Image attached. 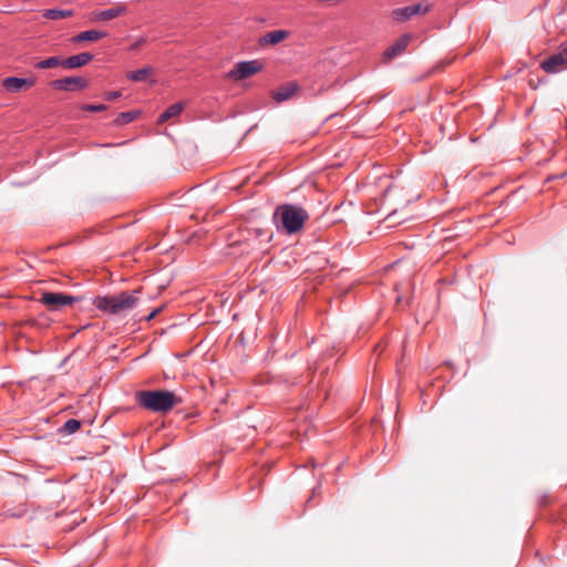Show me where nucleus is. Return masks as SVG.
I'll use <instances>...</instances> for the list:
<instances>
[{
	"label": "nucleus",
	"mask_w": 567,
	"mask_h": 567,
	"mask_svg": "<svg viewBox=\"0 0 567 567\" xmlns=\"http://www.w3.org/2000/svg\"><path fill=\"white\" fill-rule=\"evenodd\" d=\"M308 218L309 215L303 208L290 204L278 206L274 214V221L278 229L287 234L300 231Z\"/></svg>",
	"instance_id": "nucleus-1"
},
{
	"label": "nucleus",
	"mask_w": 567,
	"mask_h": 567,
	"mask_svg": "<svg viewBox=\"0 0 567 567\" xmlns=\"http://www.w3.org/2000/svg\"><path fill=\"white\" fill-rule=\"evenodd\" d=\"M161 311V308H157L155 309L154 311H152L148 316H147V320H152L153 318H155V316Z\"/></svg>",
	"instance_id": "nucleus-27"
},
{
	"label": "nucleus",
	"mask_w": 567,
	"mask_h": 567,
	"mask_svg": "<svg viewBox=\"0 0 567 567\" xmlns=\"http://www.w3.org/2000/svg\"><path fill=\"white\" fill-rule=\"evenodd\" d=\"M153 73V69L151 66H145L136 71H131L126 74L127 79L134 82L144 81L148 75Z\"/></svg>",
	"instance_id": "nucleus-17"
},
{
	"label": "nucleus",
	"mask_w": 567,
	"mask_h": 567,
	"mask_svg": "<svg viewBox=\"0 0 567 567\" xmlns=\"http://www.w3.org/2000/svg\"><path fill=\"white\" fill-rule=\"evenodd\" d=\"M289 37V32L286 30H275L267 32L259 39L260 45H275L285 41Z\"/></svg>",
	"instance_id": "nucleus-13"
},
{
	"label": "nucleus",
	"mask_w": 567,
	"mask_h": 567,
	"mask_svg": "<svg viewBox=\"0 0 567 567\" xmlns=\"http://www.w3.org/2000/svg\"><path fill=\"white\" fill-rule=\"evenodd\" d=\"M271 239V235H267L266 241H269Z\"/></svg>",
	"instance_id": "nucleus-30"
},
{
	"label": "nucleus",
	"mask_w": 567,
	"mask_h": 567,
	"mask_svg": "<svg viewBox=\"0 0 567 567\" xmlns=\"http://www.w3.org/2000/svg\"><path fill=\"white\" fill-rule=\"evenodd\" d=\"M137 401L150 411L165 413L182 403L183 400L172 391L154 390L138 392Z\"/></svg>",
	"instance_id": "nucleus-2"
},
{
	"label": "nucleus",
	"mask_w": 567,
	"mask_h": 567,
	"mask_svg": "<svg viewBox=\"0 0 567 567\" xmlns=\"http://www.w3.org/2000/svg\"><path fill=\"white\" fill-rule=\"evenodd\" d=\"M107 35L106 32L99 31V30H87L79 33L78 35L73 37L71 41L73 43L83 42V41H97L102 38H105Z\"/></svg>",
	"instance_id": "nucleus-14"
},
{
	"label": "nucleus",
	"mask_w": 567,
	"mask_h": 567,
	"mask_svg": "<svg viewBox=\"0 0 567 567\" xmlns=\"http://www.w3.org/2000/svg\"><path fill=\"white\" fill-rule=\"evenodd\" d=\"M127 12V7L124 3H116L115 6L105 9L93 11L90 14L91 22H106L124 16Z\"/></svg>",
	"instance_id": "nucleus-7"
},
{
	"label": "nucleus",
	"mask_w": 567,
	"mask_h": 567,
	"mask_svg": "<svg viewBox=\"0 0 567 567\" xmlns=\"http://www.w3.org/2000/svg\"><path fill=\"white\" fill-rule=\"evenodd\" d=\"M411 41L412 35L409 33H405L401 38H399L391 47H389L384 51L382 56L383 62L389 63L392 59L402 54L406 50Z\"/></svg>",
	"instance_id": "nucleus-8"
},
{
	"label": "nucleus",
	"mask_w": 567,
	"mask_h": 567,
	"mask_svg": "<svg viewBox=\"0 0 567 567\" xmlns=\"http://www.w3.org/2000/svg\"><path fill=\"white\" fill-rule=\"evenodd\" d=\"M146 43V39L145 38H140L138 40H136L132 47H131V50H137L140 47H142L143 44Z\"/></svg>",
	"instance_id": "nucleus-24"
},
{
	"label": "nucleus",
	"mask_w": 567,
	"mask_h": 567,
	"mask_svg": "<svg viewBox=\"0 0 567 567\" xmlns=\"http://www.w3.org/2000/svg\"><path fill=\"white\" fill-rule=\"evenodd\" d=\"M257 235H258V236H262V235H265V233H264L261 229H258V230H257Z\"/></svg>",
	"instance_id": "nucleus-29"
},
{
	"label": "nucleus",
	"mask_w": 567,
	"mask_h": 567,
	"mask_svg": "<svg viewBox=\"0 0 567 567\" xmlns=\"http://www.w3.org/2000/svg\"><path fill=\"white\" fill-rule=\"evenodd\" d=\"M136 292L137 291L132 293L121 292L111 297H97L94 300V306L111 315L124 313L132 310L137 305L138 299L135 296Z\"/></svg>",
	"instance_id": "nucleus-3"
},
{
	"label": "nucleus",
	"mask_w": 567,
	"mask_h": 567,
	"mask_svg": "<svg viewBox=\"0 0 567 567\" xmlns=\"http://www.w3.org/2000/svg\"><path fill=\"white\" fill-rule=\"evenodd\" d=\"M391 17H392L393 20H395L398 22H405V21L410 20L413 17V13L411 11V7L408 6V7H404V8L394 9L391 12Z\"/></svg>",
	"instance_id": "nucleus-16"
},
{
	"label": "nucleus",
	"mask_w": 567,
	"mask_h": 567,
	"mask_svg": "<svg viewBox=\"0 0 567 567\" xmlns=\"http://www.w3.org/2000/svg\"><path fill=\"white\" fill-rule=\"evenodd\" d=\"M410 7H411V11L413 13V17L417 16V14H425L430 11L429 4L417 3V4L410 6Z\"/></svg>",
	"instance_id": "nucleus-22"
},
{
	"label": "nucleus",
	"mask_w": 567,
	"mask_h": 567,
	"mask_svg": "<svg viewBox=\"0 0 567 567\" xmlns=\"http://www.w3.org/2000/svg\"><path fill=\"white\" fill-rule=\"evenodd\" d=\"M140 111H130V112H123L118 114V116L114 120V124L116 126H122L125 124H128L136 120L140 116Z\"/></svg>",
	"instance_id": "nucleus-18"
},
{
	"label": "nucleus",
	"mask_w": 567,
	"mask_h": 567,
	"mask_svg": "<svg viewBox=\"0 0 567 567\" xmlns=\"http://www.w3.org/2000/svg\"><path fill=\"white\" fill-rule=\"evenodd\" d=\"M93 60V55L91 53L84 52L76 55L69 56L68 59L62 61V66L66 69H78L86 65L90 61Z\"/></svg>",
	"instance_id": "nucleus-12"
},
{
	"label": "nucleus",
	"mask_w": 567,
	"mask_h": 567,
	"mask_svg": "<svg viewBox=\"0 0 567 567\" xmlns=\"http://www.w3.org/2000/svg\"><path fill=\"white\" fill-rule=\"evenodd\" d=\"M121 96V92L116 91V92H109L105 96V99L107 101H113V100H116Z\"/></svg>",
	"instance_id": "nucleus-25"
},
{
	"label": "nucleus",
	"mask_w": 567,
	"mask_h": 567,
	"mask_svg": "<svg viewBox=\"0 0 567 567\" xmlns=\"http://www.w3.org/2000/svg\"><path fill=\"white\" fill-rule=\"evenodd\" d=\"M161 311V308H157L155 309L154 311H152L148 316H147V320H152L153 318H155V316Z\"/></svg>",
	"instance_id": "nucleus-26"
},
{
	"label": "nucleus",
	"mask_w": 567,
	"mask_h": 567,
	"mask_svg": "<svg viewBox=\"0 0 567 567\" xmlns=\"http://www.w3.org/2000/svg\"><path fill=\"white\" fill-rule=\"evenodd\" d=\"M547 73H557L567 69V43L560 45L559 51L540 63Z\"/></svg>",
	"instance_id": "nucleus-4"
},
{
	"label": "nucleus",
	"mask_w": 567,
	"mask_h": 567,
	"mask_svg": "<svg viewBox=\"0 0 567 567\" xmlns=\"http://www.w3.org/2000/svg\"><path fill=\"white\" fill-rule=\"evenodd\" d=\"M35 83V80L33 78L30 79H21V78H6L2 81V86L11 93H17L23 89H28L33 86Z\"/></svg>",
	"instance_id": "nucleus-10"
},
{
	"label": "nucleus",
	"mask_w": 567,
	"mask_h": 567,
	"mask_svg": "<svg viewBox=\"0 0 567 567\" xmlns=\"http://www.w3.org/2000/svg\"><path fill=\"white\" fill-rule=\"evenodd\" d=\"M82 110L90 111V112H100V111L106 110V105H104V104H99V105L84 104V105H82Z\"/></svg>",
	"instance_id": "nucleus-23"
},
{
	"label": "nucleus",
	"mask_w": 567,
	"mask_h": 567,
	"mask_svg": "<svg viewBox=\"0 0 567 567\" xmlns=\"http://www.w3.org/2000/svg\"><path fill=\"white\" fill-rule=\"evenodd\" d=\"M183 110H184L183 103L172 104L169 107H167L165 110V112L163 114H161V116L158 117V123H164L173 117L178 116Z\"/></svg>",
	"instance_id": "nucleus-15"
},
{
	"label": "nucleus",
	"mask_w": 567,
	"mask_h": 567,
	"mask_svg": "<svg viewBox=\"0 0 567 567\" xmlns=\"http://www.w3.org/2000/svg\"><path fill=\"white\" fill-rule=\"evenodd\" d=\"M51 85L55 90L73 91L84 89L87 85V81L81 76H68L54 80Z\"/></svg>",
	"instance_id": "nucleus-9"
},
{
	"label": "nucleus",
	"mask_w": 567,
	"mask_h": 567,
	"mask_svg": "<svg viewBox=\"0 0 567 567\" xmlns=\"http://www.w3.org/2000/svg\"><path fill=\"white\" fill-rule=\"evenodd\" d=\"M62 61L63 60H60V58H58V56H51L47 60L40 61L35 66L38 69L55 68V66L62 65Z\"/></svg>",
	"instance_id": "nucleus-20"
},
{
	"label": "nucleus",
	"mask_w": 567,
	"mask_h": 567,
	"mask_svg": "<svg viewBox=\"0 0 567 567\" xmlns=\"http://www.w3.org/2000/svg\"><path fill=\"white\" fill-rule=\"evenodd\" d=\"M80 426H81L80 421H78L75 419H70L64 423L63 430L69 434H73L80 429Z\"/></svg>",
	"instance_id": "nucleus-21"
},
{
	"label": "nucleus",
	"mask_w": 567,
	"mask_h": 567,
	"mask_svg": "<svg viewBox=\"0 0 567 567\" xmlns=\"http://www.w3.org/2000/svg\"><path fill=\"white\" fill-rule=\"evenodd\" d=\"M73 14L72 10H58V9H49L43 12V17L51 20H60L64 18H69Z\"/></svg>",
	"instance_id": "nucleus-19"
},
{
	"label": "nucleus",
	"mask_w": 567,
	"mask_h": 567,
	"mask_svg": "<svg viewBox=\"0 0 567 567\" xmlns=\"http://www.w3.org/2000/svg\"><path fill=\"white\" fill-rule=\"evenodd\" d=\"M260 70L261 65L258 61L239 62L226 74V78L239 81L252 76Z\"/></svg>",
	"instance_id": "nucleus-5"
},
{
	"label": "nucleus",
	"mask_w": 567,
	"mask_h": 567,
	"mask_svg": "<svg viewBox=\"0 0 567 567\" xmlns=\"http://www.w3.org/2000/svg\"><path fill=\"white\" fill-rule=\"evenodd\" d=\"M76 300V297L64 295L61 292H43L40 299V301L44 306H47L50 310L53 311L59 310L64 306H70Z\"/></svg>",
	"instance_id": "nucleus-6"
},
{
	"label": "nucleus",
	"mask_w": 567,
	"mask_h": 567,
	"mask_svg": "<svg viewBox=\"0 0 567 567\" xmlns=\"http://www.w3.org/2000/svg\"><path fill=\"white\" fill-rule=\"evenodd\" d=\"M161 311V308H157L155 309L154 311H152L148 316H147V320H152L153 318H155V316Z\"/></svg>",
	"instance_id": "nucleus-28"
},
{
	"label": "nucleus",
	"mask_w": 567,
	"mask_h": 567,
	"mask_svg": "<svg viewBox=\"0 0 567 567\" xmlns=\"http://www.w3.org/2000/svg\"><path fill=\"white\" fill-rule=\"evenodd\" d=\"M299 85L296 82H289L271 92V97L277 102H284L292 97L298 91Z\"/></svg>",
	"instance_id": "nucleus-11"
}]
</instances>
